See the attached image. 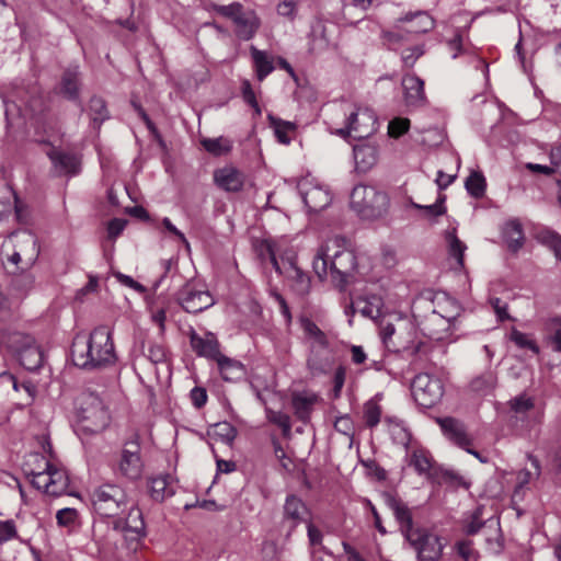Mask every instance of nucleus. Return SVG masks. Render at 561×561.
Listing matches in <instances>:
<instances>
[{"label":"nucleus","instance_id":"nucleus-31","mask_svg":"<svg viewBox=\"0 0 561 561\" xmlns=\"http://www.w3.org/2000/svg\"><path fill=\"white\" fill-rule=\"evenodd\" d=\"M353 153L356 169L360 172H367L377 162L375 146L368 144L354 146Z\"/></svg>","mask_w":561,"mask_h":561},{"label":"nucleus","instance_id":"nucleus-16","mask_svg":"<svg viewBox=\"0 0 561 561\" xmlns=\"http://www.w3.org/2000/svg\"><path fill=\"white\" fill-rule=\"evenodd\" d=\"M299 192L309 211L319 213L332 202V195L329 190L308 181L299 184Z\"/></svg>","mask_w":561,"mask_h":561},{"label":"nucleus","instance_id":"nucleus-21","mask_svg":"<svg viewBox=\"0 0 561 561\" xmlns=\"http://www.w3.org/2000/svg\"><path fill=\"white\" fill-rule=\"evenodd\" d=\"M438 422L445 436L455 445L462 449L472 445L473 439L462 422L454 417H445Z\"/></svg>","mask_w":561,"mask_h":561},{"label":"nucleus","instance_id":"nucleus-22","mask_svg":"<svg viewBox=\"0 0 561 561\" xmlns=\"http://www.w3.org/2000/svg\"><path fill=\"white\" fill-rule=\"evenodd\" d=\"M82 420L88 423L84 427L93 433L103 431L110 423L107 410L96 398L93 399L90 408L82 410Z\"/></svg>","mask_w":561,"mask_h":561},{"label":"nucleus","instance_id":"nucleus-37","mask_svg":"<svg viewBox=\"0 0 561 561\" xmlns=\"http://www.w3.org/2000/svg\"><path fill=\"white\" fill-rule=\"evenodd\" d=\"M49 472V495L59 496L67 492L69 486V479L65 471L54 468L48 462Z\"/></svg>","mask_w":561,"mask_h":561},{"label":"nucleus","instance_id":"nucleus-46","mask_svg":"<svg viewBox=\"0 0 561 561\" xmlns=\"http://www.w3.org/2000/svg\"><path fill=\"white\" fill-rule=\"evenodd\" d=\"M445 201L446 195L440 194L437 201L432 205H420L416 203H412V207L423 210L427 218H436L446 213V207L444 206Z\"/></svg>","mask_w":561,"mask_h":561},{"label":"nucleus","instance_id":"nucleus-62","mask_svg":"<svg viewBox=\"0 0 561 561\" xmlns=\"http://www.w3.org/2000/svg\"><path fill=\"white\" fill-rule=\"evenodd\" d=\"M16 537L15 524L12 519L0 522V543Z\"/></svg>","mask_w":561,"mask_h":561},{"label":"nucleus","instance_id":"nucleus-1","mask_svg":"<svg viewBox=\"0 0 561 561\" xmlns=\"http://www.w3.org/2000/svg\"><path fill=\"white\" fill-rule=\"evenodd\" d=\"M71 358L77 367L85 370L114 365L117 355L110 329L100 325L93 329L88 337L77 335L71 346Z\"/></svg>","mask_w":561,"mask_h":561},{"label":"nucleus","instance_id":"nucleus-18","mask_svg":"<svg viewBox=\"0 0 561 561\" xmlns=\"http://www.w3.org/2000/svg\"><path fill=\"white\" fill-rule=\"evenodd\" d=\"M16 247L18 250L9 256V262L16 265L25 261L26 265H33L39 254L37 238L33 233L25 231L20 236Z\"/></svg>","mask_w":561,"mask_h":561},{"label":"nucleus","instance_id":"nucleus-13","mask_svg":"<svg viewBox=\"0 0 561 561\" xmlns=\"http://www.w3.org/2000/svg\"><path fill=\"white\" fill-rule=\"evenodd\" d=\"M310 512L304 501L296 495H288L283 507L280 528L289 537L301 523L309 522Z\"/></svg>","mask_w":561,"mask_h":561},{"label":"nucleus","instance_id":"nucleus-28","mask_svg":"<svg viewBox=\"0 0 561 561\" xmlns=\"http://www.w3.org/2000/svg\"><path fill=\"white\" fill-rule=\"evenodd\" d=\"M318 401L319 397L316 393H294L291 397V405L296 417L304 423L309 422L313 408Z\"/></svg>","mask_w":561,"mask_h":561},{"label":"nucleus","instance_id":"nucleus-53","mask_svg":"<svg viewBox=\"0 0 561 561\" xmlns=\"http://www.w3.org/2000/svg\"><path fill=\"white\" fill-rule=\"evenodd\" d=\"M425 53L423 45H415L404 49L401 54L402 62L405 67L412 68L416 60Z\"/></svg>","mask_w":561,"mask_h":561},{"label":"nucleus","instance_id":"nucleus-35","mask_svg":"<svg viewBox=\"0 0 561 561\" xmlns=\"http://www.w3.org/2000/svg\"><path fill=\"white\" fill-rule=\"evenodd\" d=\"M35 287V277L31 273L15 275L10 283V289L16 298L26 297Z\"/></svg>","mask_w":561,"mask_h":561},{"label":"nucleus","instance_id":"nucleus-42","mask_svg":"<svg viewBox=\"0 0 561 561\" xmlns=\"http://www.w3.org/2000/svg\"><path fill=\"white\" fill-rule=\"evenodd\" d=\"M203 147L206 151L214 156H222L228 153L231 148V141L224 137L218 138H205L202 141Z\"/></svg>","mask_w":561,"mask_h":561},{"label":"nucleus","instance_id":"nucleus-17","mask_svg":"<svg viewBox=\"0 0 561 561\" xmlns=\"http://www.w3.org/2000/svg\"><path fill=\"white\" fill-rule=\"evenodd\" d=\"M383 499L386 505L392 511L396 520L399 523L400 530L404 538L416 530V528L413 527L412 512L407 503L391 493H386Z\"/></svg>","mask_w":561,"mask_h":561},{"label":"nucleus","instance_id":"nucleus-54","mask_svg":"<svg viewBox=\"0 0 561 561\" xmlns=\"http://www.w3.org/2000/svg\"><path fill=\"white\" fill-rule=\"evenodd\" d=\"M242 98L255 112L257 116L262 114V110L256 101L255 93L249 80H243L241 85Z\"/></svg>","mask_w":561,"mask_h":561},{"label":"nucleus","instance_id":"nucleus-7","mask_svg":"<svg viewBox=\"0 0 561 561\" xmlns=\"http://www.w3.org/2000/svg\"><path fill=\"white\" fill-rule=\"evenodd\" d=\"M94 511L104 517H117L128 507V496L125 490L114 483H103L92 493Z\"/></svg>","mask_w":561,"mask_h":561},{"label":"nucleus","instance_id":"nucleus-2","mask_svg":"<svg viewBox=\"0 0 561 561\" xmlns=\"http://www.w3.org/2000/svg\"><path fill=\"white\" fill-rule=\"evenodd\" d=\"M434 309L424 321L423 331L435 341H443L449 335L454 321L461 313L460 305L445 293H438L433 300Z\"/></svg>","mask_w":561,"mask_h":561},{"label":"nucleus","instance_id":"nucleus-59","mask_svg":"<svg viewBox=\"0 0 561 561\" xmlns=\"http://www.w3.org/2000/svg\"><path fill=\"white\" fill-rule=\"evenodd\" d=\"M78 513L75 508H62L56 514V519L59 526H71L75 524Z\"/></svg>","mask_w":561,"mask_h":561},{"label":"nucleus","instance_id":"nucleus-24","mask_svg":"<svg viewBox=\"0 0 561 561\" xmlns=\"http://www.w3.org/2000/svg\"><path fill=\"white\" fill-rule=\"evenodd\" d=\"M346 244V238L342 236H335L328 240L325 245H322L312 261V267L317 276L322 280L328 276V264L330 262L331 256L329 255V251L333 248H341Z\"/></svg>","mask_w":561,"mask_h":561},{"label":"nucleus","instance_id":"nucleus-10","mask_svg":"<svg viewBox=\"0 0 561 561\" xmlns=\"http://www.w3.org/2000/svg\"><path fill=\"white\" fill-rule=\"evenodd\" d=\"M411 391L415 402L423 408H432L438 403L444 394L442 380L428 374H419L411 383Z\"/></svg>","mask_w":561,"mask_h":561},{"label":"nucleus","instance_id":"nucleus-61","mask_svg":"<svg viewBox=\"0 0 561 561\" xmlns=\"http://www.w3.org/2000/svg\"><path fill=\"white\" fill-rule=\"evenodd\" d=\"M297 12V0H283L277 4V13L280 16L295 19Z\"/></svg>","mask_w":561,"mask_h":561},{"label":"nucleus","instance_id":"nucleus-23","mask_svg":"<svg viewBox=\"0 0 561 561\" xmlns=\"http://www.w3.org/2000/svg\"><path fill=\"white\" fill-rule=\"evenodd\" d=\"M190 343L191 347L198 356L216 360L221 355L219 342L213 333L201 336L194 330H191Z\"/></svg>","mask_w":561,"mask_h":561},{"label":"nucleus","instance_id":"nucleus-36","mask_svg":"<svg viewBox=\"0 0 561 561\" xmlns=\"http://www.w3.org/2000/svg\"><path fill=\"white\" fill-rule=\"evenodd\" d=\"M496 382L497 377L495 373L492 370H486L472 379L470 382V388L479 396H488L494 390Z\"/></svg>","mask_w":561,"mask_h":561},{"label":"nucleus","instance_id":"nucleus-63","mask_svg":"<svg viewBox=\"0 0 561 561\" xmlns=\"http://www.w3.org/2000/svg\"><path fill=\"white\" fill-rule=\"evenodd\" d=\"M193 405L196 409L203 408L207 402V392L202 387H194L190 393Z\"/></svg>","mask_w":561,"mask_h":561},{"label":"nucleus","instance_id":"nucleus-8","mask_svg":"<svg viewBox=\"0 0 561 561\" xmlns=\"http://www.w3.org/2000/svg\"><path fill=\"white\" fill-rule=\"evenodd\" d=\"M433 27L434 20L427 13H409L398 20L392 31H385L382 37L390 45H394L409 41L413 35L427 33Z\"/></svg>","mask_w":561,"mask_h":561},{"label":"nucleus","instance_id":"nucleus-58","mask_svg":"<svg viewBox=\"0 0 561 561\" xmlns=\"http://www.w3.org/2000/svg\"><path fill=\"white\" fill-rule=\"evenodd\" d=\"M33 479L32 484L38 489L43 490L46 494H49V472H48V462H46V469L41 472H32Z\"/></svg>","mask_w":561,"mask_h":561},{"label":"nucleus","instance_id":"nucleus-39","mask_svg":"<svg viewBox=\"0 0 561 561\" xmlns=\"http://www.w3.org/2000/svg\"><path fill=\"white\" fill-rule=\"evenodd\" d=\"M350 310L352 314L359 312L366 318L375 319L380 314L379 300L375 297L373 300L358 299L351 305Z\"/></svg>","mask_w":561,"mask_h":561},{"label":"nucleus","instance_id":"nucleus-52","mask_svg":"<svg viewBox=\"0 0 561 561\" xmlns=\"http://www.w3.org/2000/svg\"><path fill=\"white\" fill-rule=\"evenodd\" d=\"M511 340L520 348H529L535 354L539 353V346L533 340H530L527 334L513 329L511 332Z\"/></svg>","mask_w":561,"mask_h":561},{"label":"nucleus","instance_id":"nucleus-32","mask_svg":"<svg viewBox=\"0 0 561 561\" xmlns=\"http://www.w3.org/2000/svg\"><path fill=\"white\" fill-rule=\"evenodd\" d=\"M300 325L309 340V347H329L327 334L309 318H301Z\"/></svg>","mask_w":561,"mask_h":561},{"label":"nucleus","instance_id":"nucleus-60","mask_svg":"<svg viewBox=\"0 0 561 561\" xmlns=\"http://www.w3.org/2000/svg\"><path fill=\"white\" fill-rule=\"evenodd\" d=\"M345 377H346V369H345V367L339 366L335 369L334 377H333V383H334L333 390H332L333 399L340 398L341 392H342V388H343L344 382H345Z\"/></svg>","mask_w":561,"mask_h":561},{"label":"nucleus","instance_id":"nucleus-64","mask_svg":"<svg viewBox=\"0 0 561 561\" xmlns=\"http://www.w3.org/2000/svg\"><path fill=\"white\" fill-rule=\"evenodd\" d=\"M126 224H127V221L125 219H121V218H114V219L110 220V222L107 225L108 238L114 239L117 236H119L123 232V230L125 229Z\"/></svg>","mask_w":561,"mask_h":561},{"label":"nucleus","instance_id":"nucleus-43","mask_svg":"<svg viewBox=\"0 0 561 561\" xmlns=\"http://www.w3.org/2000/svg\"><path fill=\"white\" fill-rule=\"evenodd\" d=\"M409 465L412 466L419 474H427L432 468V460L424 450L417 449L413 450L410 455Z\"/></svg>","mask_w":561,"mask_h":561},{"label":"nucleus","instance_id":"nucleus-55","mask_svg":"<svg viewBox=\"0 0 561 561\" xmlns=\"http://www.w3.org/2000/svg\"><path fill=\"white\" fill-rule=\"evenodd\" d=\"M410 128V121L403 117H397L389 122L388 133L390 137L398 138L405 134Z\"/></svg>","mask_w":561,"mask_h":561},{"label":"nucleus","instance_id":"nucleus-12","mask_svg":"<svg viewBox=\"0 0 561 561\" xmlns=\"http://www.w3.org/2000/svg\"><path fill=\"white\" fill-rule=\"evenodd\" d=\"M405 539L415 549L421 561H437L442 556L443 543L434 534L416 528Z\"/></svg>","mask_w":561,"mask_h":561},{"label":"nucleus","instance_id":"nucleus-51","mask_svg":"<svg viewBox=\"0 0 561 561\" xmlns=\"http://www.w3.org/2000/svg\"><path fill=\"white\" fill-rule=\"evenodd\" d=\"M307 533L309 543L311 546L312 560L314 561V552L317 550L323 549L324 551H327L325 548L322 546L323 535L321 530L318 527H316L311 522L307 523Z\"/></svg>","mask_w":561,"mask_h":561},{"label":"nucleus","instance_id":"nucleus-20","mask_svg":"<svg viewBox=\"0 0 561 561\" xmlns=\"http://www.w3.org/2000/svg\"><path fill=\"white\" fill-rule=\"evenodd\" d=\"M333 365V355L329 347H309L307 368L312 377L325 375Z\"/></svg>","mask_w":561,"mask_h":561},{"label":"nucleus","instance_id":"nucleus-48","mask_svg":"<svg viewBox=\"0 0 561 561\" xmlns=\"http://www.w3.org/2000/svg\"><path fill=\"white\" fill-rule=\"evenodd\" d=\"M508 405L516 414H524L534 409L535 400L526 393H522L511 399Z\"/></svg>","mask_w":561,"mask_h":561},{"label":"nucleus","instance_id":"nucleus-47","mask_svg":"<svg viewBox=\"0 0 561 561\" xmlns=\"http://www.w3.org/2000/svg\"><path fill=\"white\" fill-rule=\"evenodd\" d=\"M266 417L271 423L276 424L283 431L285 436H288L291 431L290 417L288 414L282 411H274L272 409H266Z\"/></svg>","mask_w":561,"mask_h":561},{"label":"nucleus","instance_id":"nucleus-38","mask_svg":"<svg viewBox=\"0 0 561 561\" xmlns=\"http://www.w3.org/2000/svg\"><path fill=\"white\" fill-rule=\"evenodd\" d=\"M128 510L127 517H125L128 533L134 534L136 537L145 536V522L142 513L139 507L130 506Z\"/></svg>","mask_w":561,"mask_h":561},{"label":"nucleus","instance_id":"nucleus-25","mask_svg":"<svg viewBox=\"0 0 561 561\" xmlns=\"http://www.w3.org/2000/svg\"><path fill=\"white\" fill-rule=\"evenodd\" d=\"M502 239L512 253H517L525 243L523 225L516 218L507 220L501 229Z\"/></svg>","mask_w":561,"mask_h":561},{"label":"nucleus","instance_id":"nucleus-5","mask_svg":"<svg viewBox=\"0 0 561 561\" xmlns=\"http://www.w3.org/2000/svg\"><path fill=\"white\" fill-rule=\"evenodd\" d=\"M261 255L267 256L273 267L279 275H284L289 282L293 291L299 296L305 297L310 293L311 280L308 274H306L294 261L283 262L282 265L276 259L274 243L268 240H264L261 244Z\"/></svg>","mask_w":561,"mask_h":561},{"label":"nucleus","instance_id":"nucleus-4","mask_svg":"<svg viewBox=\"0 0 561 561\" xmlns=\"http://www.w3.org/2000/svg\"><path fill=\"white\" fill-rule=\"evenodd\" d=\"M208 9L218 15L229 19L234 24L236 36L241 41H250L261 27V20L253 10H244L240 2L229 4L210 3Z\"/></svg>","mask_w":561,"mask_h":561},{"label":"nucleus","instance_id":"nucleus-44","mask_svg":"<svg viewBox=\"0 0 561 561\" xmlns=\"http://www.w3.org/2000/svg\"><path fill=\"white\" fill-rule=\"evenodd\" d=\"M449 254L456 259L459 266L463 265V253L467 249L466 244L458 239L455 231L448 232L446 236Z\"/></svg>","mask_w":561,"mask_h":561},{"label":"nucleus","instance_id":"nucleus-30","mask_svg":"<svg viewBox=\"0 0 561 561\" xmlns=\"http://www.w3.org/2000/svg\"><path fill=\"white\" fill-rule=\"evenodd\" d=\"M60 92L69 101L80 102L79 71L77 68L67 69L61 77Z\"/></svg>","mask_w":561,"mask_h":561},{"label":"nucleus","instance_id":"nucleus-26","mask_svg":"<svg viewBox=\"0 0 561 561\" xmlns=\"http://www.w3.org/2000/svg\"><path fill=\"white\" fill-rule=\"evenodd\" d=\"M404 98L408 106L420 107L425 104L424 82L415 75H407L402 79Z\"/></svg>","mask_w":561,"mask_h":561},{"label":"nucleus","instance_id":"nucleus-45","mask_svg":"<svg viewBox=\"0 0 561 561\" xmlns=\"http://www.w3.org/2000/svg\"><path fill=\"white\" fill-rule=\"evenodd\" d=\"M142 353L152 364H162L167 360L165 347L157 342L149 341L147 351L145 350V344H142Z\"/></svg>","mask_w":561,"mask_h":561},{"label":"nucleus","instance_id":"nucleus-3","mask_svg":"<svg viewBox=\"0 0 561 561\" xmlns=\"http://www.w3.org/2000/svg\"><path fill=\"white\" fill-rule=\"evenodd\" d=\"M350 205L362 219L375 220L387 215L390 199L386 192L359 184L351 192Z\"/></svg>","mask_w":561,"mask_h":561},{"label":"nucleus","instance_id":"nucleus-19","mask_svg":"<svg viewBox=\"0 0 561 561\" xmlns=\"http://www.w3.org/2000/svg\"><path fill=\"white\" fill-rule=\"evenodd\" d=\"M58 174L77 175L81 169V160L76 153L53 148L47 152Z\"/></svg>","mask_w":561,"mask_h":561},{"label":"nucleus","instance_id":"nucleus-33","mask_svg":"<svg viewBox=\"0 0 561 561\" xmlns=\"http://www.w3.org/2000/svg\"><path fill=\"white\" fill-rule=\"evenodd\" d=\"M221 377L227 381H236L242 378L244 375L243 365L234 359H231L225 355H220L216 359Z\"/></svg>","mask_w":561,"mask_h":561},{"label":"nucleus","instance_id":"nucleus-27","mask_svg":"<svg viewBox=\"0 0 561 561\" xmlns=\"http://www.w3.org/2000/svg\"><path fill=\"white\" fill-rule=\"evenodd\" d=\"M216 184L227 192H238L244 184V175L233 167H225L214 174Z\"/></svg>","mask_w":561,"mask_h":561},{"label":"nucleus","instance_id":"nucleus-29","mask_svg":"<svg viewBox=\"0 0 561 561\" xmlns=\"http://www.w3.org/2000/svg\"><path fill=\"white\" fill-rule=\"evenodd\" d=\"M149 488L151 497L157 502H162L175 493V482L170 474L151 478Z\"/></svg>","mask_w":561,"mask_h":561},{"label":"nucleus","instance_id":"nucleus-11","mask_svg":"<svg viewBox=\"0 0 561 561\" xmlns=\"http://www.w3.org/2000/svg\"><path fill=\"white\" fill-rule=\"evenodd\" d=\"M347 243L344 247L336 248L337 250L333 253L330 259V275L332 283L339 289H344L353 278V274L356 270L357 262L353 251L346 249Z\"/></svg>","mask_w":561,"mask_h":561},{"label":"nucleus","instance_id":"nucleus-14","mask_svg":"<svg viewBox=\"0 0 561 561\" xmlns=\"http://www.w3.org/2000/svg\"><path fill=\"white\" fill-rule=\"evenodd\" d=\"M13 343L16 344L15 353L21 366L30 371L42 367L44 354L32 336L18 334Z\"/></svg>","mask_w":561,"mask_h":561},{"label":"nucleus","instance_id":"nucleus-56","mask_svg":"<svg viewBox=\"0 0 561 561\" xmlns=\"http://www.w3.org/2000/svg\"><path fill=\"white\" fill-rule=\"evenodd\" d=\"M334 428L348 438H352L355 433L354 422L348 414L336 417Z\"/></svg>","mask_w":561,"mask_h":561},{"label":"nucleus","instance_id":"nucleus-9","mask_svg":"<svg viewBox=\"0 0 561 561\" xmlns=\"http://www.w3.org/2000/svg\"><path fill=\"white\" fill-rule=\"evenodd\" d=\"M378 129V121L369 108H357L351 112L343 128L337 129V135L354 139H366Z\"/></svg>","mask_w":561,"mask_h":561},{"label":"nucleus","instance_id":"nucleus-6","mask_svg":"<svg viewBox=\"0 0 561 561\" xmlns=\"http://www.w3.org/2000/svg\"><path fill=\"white\" fill-rule=\"evenodd\" d=\"M144 467L140 435L133 433L131 436L124 442L119 458L113 467V471L119 478L136 481L141 478Z\"/></svg>","mask_w":561,"mask_h":561},{"label":"nucleus","instance_id":"nucleus-34","mask_svg":"<svg viewBox=\"0 0 561 561\" xmlns=\"http://www.w3.org/2000/svg\"><path fill=\"white\" fill-rule=\"evenodd\" d=\"M250 53L254 62L257 80L263 81L274 70L273 59L266 51L260 50L255 46L250 47Z\"/></svg>","mask_w":561,"mask_h":561},{"label":"nucleus","instance_id":"nucleus-41","mask_svg":"<svg viewBox=\"0 0 561 561\" xmlns=\"http://www.w3.org/2000/svg\"><path fill=\"white\" fill-rule=\"evenodd\" d=\"M271 125L274 128L275 135L279 142L284 145H288L290 142L289 133L295 131L296 124L288 121H283L280 118H276L274 116H268Z\"/></svg>","mask_w":561,"mask_h":561},{"label":"nucleus","instance_id":"nucleus-49","mask_svg":"<svg viewBox=\"0 0 561 561\" xmlns=\"http://www.w3.org/2000/svg\"><path fill=\"white\" fill-rule=\"evenodd\" d=\"M214 435L222 443L231 445L237 437V430L228 422H221L214 425Z\"/></svg>","mask_w":561,"mask_h":561},{"label":"nucleus","instance_id":"nucleus-50","mask_svg":"<svg viewBox=\"0 0 561 561\" xmlns=\"http://www.w3.org/2000/svg\"><path fill=\"white\" fill-rule=\"evenodd\" d=\"M381 409L380 407L374 402L368 401L364 407V420L365 424L373 428L380 422Z\"/></svg>","mask_w":561,"mask_h":561},{"label":"nucleus","instance_id":"nucleus-40","mask_svg":"<svg viewBox=\"0 0 561 561\" xmlns=\"http://www.w3.org/2000/svg\"><path fill=\"white\" fill-rule=\"evenodd\" d=\"M465 186L472 197L481 198L485 193V178L481 172L473 171L466 179Z\"/></svg>","mask_w":561,"mask_h":561},{"label":"nucleus","instance_id":"nucleus-15","mask_svg":"<svg viewBox=\"0 0 561 561\" xmlns=\"http://www.w3.org/2000/svg\"><path fill=\"white\" fill-rule=\"evenodd\" d=\"M178 300L182 308L190 313H198L215 304L207 290H196L192 285H185L179 293Z\"/></svg>","mask_w":561,"mask_h":561},{"label":"nucleus","instance_id":"nucleus-57","mask_svg":"<svg viewBox=\"0 0 561 561\" xmlns=\"http://www.w3.org/2000/svg\"><path fill=\"white\" fill-rule=\"evenodd\" d=\"M89 108L94 114V121L103 122L107 117V111L103 99L93 96L89 102Z\"/></svg>","mask_w":561,"mask_h":561}]
</instances>
